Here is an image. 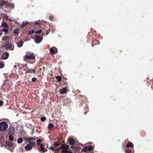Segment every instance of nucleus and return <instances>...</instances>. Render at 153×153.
I'll use <instances>...</instances> for the list:
<instances>
[{"label":"nucleus","instance_id":"nucleus-1","mask_svg":"<svg viewBox=\"0 0 153 153\" xmlns=\"http://www.w3.org/2000/svg\"><path fill=\"white\" fill-rule=\"evenodd\" d=\"M69 146L68 145H62L56 149V153H73L71 150L68 151L69 149Z\"/></svg>","mask_w":153,"mask_h":153},{"label":"nucleus","instance_id":"nucleus-2","mask_svg":"<svg viewBox=\"0 0 153 153\" xmlns=\"http://www.w3.org/2000/svg\"><path fill=\"white\" fill-rule=\"evenodd\" d=\"M35 56L33 54H30L24 56V60L27 63L32 64L35 62Z\"/></svg>","mask_w":153,"mask_h":153},{"label":"nucleus","instance_id":"nucleus-3","mask_svg":"<svg viewBox=\"0 0 153 153\" xmlns=\"http://www.w3.org/2000/svg\"><path fill=\"white\" fill-rule=\"evenodd\" d=\"M36 144L35 142L31 141L28 142V143L25 146V149L27 151L31 150L33 147H35Z\"/></svg>","mask_w":153,"mask_h":153},{"label":"nucleus","instance_id":"nucleus-4","mask_svg":"<svg viewBox=\"0 0 153 153\" xmlns=\"http://www.w3.org/2000/svg\"><path fill=\"white\" fill-rule=\"evenodd\" d=\"M7 123L5 122H1L0 123V131H5L8 128Z\"/></svg>","mask_w":153,"mask_h":153},{"label":"nucleus","instance_id":"nucleus-5","mask_svg":"<svg viewBox=\"0 0 153 153\" xmlns=\"http://www.w3.org/2000/svg\"><path fill=\"white\" fill-rule=\"evenodd\" d=\"M39 146H40V148L39 149V150L40 152L42 153H44L47 151V149H45L43 144H41V145Z\"/></svg>","mask_w":153,"mask_h":153},{"label":"nucleus","instance_id":"nucleus-6","mask_svg":"<svg viewBox=\"0 0 153 153\" xmlns=\"http://www.w3.org/2000/svg\"><path fill=\"white\" fill-rule=\"evenodd\" d=\"M23 139H24V140L25 141H27L28 142H30L31 141H35L36 139L35 137H23Z\"/></svg>","mask_w":153,"mask_h":153},{"label":"nucleus","instance_id":"nucleus-7","mask_svg":"<svg viewBox=\"0 0 153 153\" xmlns=\"http://www.w3.org/2000/svg\"><path fill=\"white\" fill-rule=\"evenodd\" d=\"M42 40V38L41 36L38 35H36L35 39V42L38 43H40Z\"/></svg>","mask_w":153,"mask_h":153},{"label":"nucleus","instance_id":"nucleus-8","mask_svg":"<svg viewBox=\"0 0 153 153\" xmlns=\"http://www.w3.org/2000/svg\"><path fill=\"white\" fill-rule=\"evenodd\" d=\"M50 51L51 53L55 54L57 53V50L56 48L53 47L50 49Z\"/></svg>","mask_w":153,"mask_h":153},{"label":"nucleus","instance_id":"nucleus-9","mask_svg":"<svg viewBox=\"0 0 153 153\" xmlns=\"http://www.w3.org/2000/svg\"><path fill=\"white\" fill-rule=\"evenodd\" d=\"M5 47L7 49H11V50H13V49L12 48V44L8 42H7L5 43Z\"/></svg>","mask_w":153,"mask_h":153},{"label":"nucleus","instance_id":"nucleus-10","mask_svg":"<svg viewBox=\"0 0 153 153\" xmlns=\"http://www.w3.org/2000/svg\"><path fill=\"white\" fill-rule=\"evenodd\" d=\"M36 73V71L34 70V69H27L25 73V74H27L31 73H33L35 74Z\"/></svg>","mask_w":153,"mask_h":153},{"label":"nucleus","instance_id":"nucleus-11","mask_svg":"<svg viewBox=\"0 0 153 153\" xmlns=\"http://www.w3.org/2000/svg\"><path fill=\"white\" fill-rule=\"evenodd\" d=\"M9 134H13L15 133V129L13 127L10 128L9 129Z\"/></svg>","mask_w":153,"mask_h":153},{"label":"nucleus","instance_id":"nucleus-12","mask_svg":"<svg viewBox=\"0 0 153 153\" xmlns=\"http://www.w3.org/2000/svg\"><path fill=\"white\" fill-rule=\"evenodd\" d=\"M9 56V54L8 53L5 52L2 55L1 57L3 59H7Z\"/></svg>","mask_w":153,"mask_h":153},{"label":"nucleus","instance_id":"nucleus-13","mask_svg":"<svg viewBox=\"0 0 153 153\" xmlns=\"http://www.w3.org/2000/svg\"><path fill=\"white\" fill-rule=\"evenodd\" d=\"M67 87H65L59 90V92L61 94H65L67 92Z\"/></svg>","mask_w":153,"mask_h":153},{"label":"nucleus","instance_id":"nucleus-14","mask_svg":"<svg viewBox=\"0 0 153 153\" xmlns=\"http://www.w3.org/2000/svg\"><path fill=\"white\" fill-rule=\"evenodd\" d=\"M27 67V65L26 64H22L21 66V69L22 70H23V71H25L26 69H27L28 68Z\"/></svg>","mask_w":153,"mask_h":153},{"label":"nucleus","instance_id":"nucleus-15","mask_svg":"<svg viewBox=\"0 0 153 153\" xmlns=\"http://www.w3.org/2000/svg\"><path fill=\"white\" fill-rule=\"evenodd\" d=\"M69 144L70 145H74L75 143V141L74 138H71L68 139Z\"/></svg>","mask_w":153,"mask_h":153},{"label":"nucleus","instance_id":"nucleus-16","mask_svg":"<svg viewBox=\"0 0 153 153\" xmlns=\"http://www.w3.org/2000/svg\"><path fill=\"white\" fill-rule=\"evenodd\" d=\"M71 148L72 149V151L73 152L75 151H79L81 149L79 147H75L74 146H71Z\"/></svg>","mask_w":153,"mask_h":153},{"label":"nucleus","instance_id":"nucleus-17","mask_svg":"<svg viewBox=\"0 0 153 153\" xmlns=\"http://www.w3.org/2000/svg\"><path fill=\"white\" fill-rule=\"evenodd\" d=\"M5 145L8 147H12L13 146V143L9 142V141H7L5 143Z\"/></svg>","mask_w":153,"mask_h":153},{"label":"nucleus","instance_id":"nucleus-18","mask_svg":"<svg viewBox=\"0 0 153 153\" xmlns=\"http://www.w3.org/2000/svg\"><path fill=\"white\" fill-rule=\"evenodd\" d=\"M126 147L128 148L129 147L132 148L133 147V145L131 142L129 141L126 145Z\"/></svg>","mask_w":153,"mask_h":153},{"label":"nucleus","instance_id":"nucleus-19","mask_svg":"<svg viewBox=\"0 0 153 153\" xmlns=\"http://www.w3.org/2000/svg\"><path fill=\"white\" fill-rule=\"evenodd\" d=\"M60 145V143L57 142H54V144L53 145V146L55 148L56 147V148H57V147L59 146Z\"/></svg>","mask_w":153,"mask_h":153},{"label":"nucleus","instance_id":"nucleus-20","mask_svg":"<svg viewBox=\"0 0 153 153\" xmlns=\"http://www.w3.org/2000/svg\"><path fill=\"white\" fill-rule=\"evenodd\" d=\"M23 44V42L22 41H20L18 43V46L19 47H21Z\"/></svg>","mask_w":153,"mask_h":153},{"label":"nucleus","instance_id":"nucleus-21","mask_svg":"<svg viewBox=\"0 0 153 153\" xmlns=\"http://www.w3.org/2000/svg\"><path fill=\"white\" fill-rule=\"evenodd\" d=\"M23 141V139L22 137H20L17 140V143L19 144L22 143Z\"/></svg>","mask_w":153,"mask_h":153},{"label":"nucleus","instance_id":"nucleus-22","mask_svg":"<svg viewBox=\"0 0 153 153\" xmlns=\"http://www.w3.org/2000/svg\"><path fill=\"white\" fill-rule=\"evenodd\" d=\"M56 147H55L54 148V147L51 146L49 148V150H51L52 151H55L54 153H56Z\"/></svg>","mask_w":153,"mask_h":153},{"label":"nucleus","instance_id":"nucleus-23","mask_svg":"<svg viewBox=\"0 0 153 153\" xmlns=\"http://www.w3.org/2000/svg\"><path fill=\"white\" fill-rule=\"evenodd\" d=\"M54 127L52 123H49L48 126V130H51L52 128Z\"/></svg>","mask_w":153,"mask_h":153},{"label":"nucleus","instance_id":"nucleus-24","mask_svg":"<svg viewBox=\"0 0 153 153\" xmlns=\"http://www.w3.org/2000/svg\"><path fill=\"white\" fill-rule=\"evenodd\" d=\"M6 7H12V8H14V6L12 3L7 4H6Z\"/></svg>","mask_w":153,"mask_h":153},{"label":"nucleus","instance_id":"nucleus-25","mask_svg":"<svg viewBox=\"0 0 153 153\" xmlns=\"http://www.w3.org/2000/svg\"><path fill=\"white\" fill-rule=\"evenodd\" d=\"M88 151V147L86 146L83 149H82L81 152H86Z\"/></svg>","mask_w":153,"mask_h":153},{"label":"nucleus","instance_id":"nucleus-26","mask_svg":"<svg viewBox=\"0 0 153 153\" xmlns=\"http://www.w3.org/2000/svg\"><path fill=\"white\" fill-rule=\"evenodd\" d=\"M0 30L5 32L6 33L8 34L9 33L8 29L7 28H3L2 30H0Z\"/></svg>","mask_w":153,"mask_h":153},{"label":"nucleus","instance_id":"nucleus-27","mask_svg":"<svg viewBox=\"0 0 153 153\" xmlns=\"http://www.w3.org/2000/svg\"><path fill=\"white\" fill-rule=\"evenodd\" d=\"M126 153H132V151L129 149H127L125 150Z\"/></svg>","mask_w":153,"mask_h":153},{"label":"nucleus","instance_id":"nucleus-28","mask_svg":"<svg viewBox=\"0 0 153 153\" xmlns=\"http://www.w3.org/2000/svg\"><path fill=\"white\" fill-rule=\"evenodd\" d=\"M88 151H91L94 149L93 147L91 145H89L88 147Z\"/></svg>","mask_w":153,"mask_h":153},{"label":"nucleus","instance_id":"nucleus-29","mask_svg":"<svg viewBox=\"0 0 153 153\" xmlns=\"http://www.w3.org/2000/svg\"><path fill=\"white\" fill-rule=\"evenodd\" d=\"M42 142V140L41 139H38L37 140V141H36L37 145L39 146L41 145V144L40 143H41Z\"/></svg>","mask_w":153,"mask_h":153},{"label":"nucleus","instance_id":"nucleus-30","mask_svg":"<svg viewBox=\"0 0 153 153\" xmlns=\"http://www.w3.org/2000/svg\"><path fill=\"white\" fill-rule=\"evenodd\" d=\"M28 24V22H23L22 23V28L24 27L27 24Z\"/></svg>","mask_w":153,"mask_h":153},{"label":"nucleus","instance_id":"nucleus-31","mask_svg":"<svg viewBox=\"0 0 153 153\" xmlns=\"http://www.w3.org/2000/svg\"><path fill=\"white\" fill-rule=\"evenodd\" d=\"M2 25L4 27H7V28L9 26H8V25L5 22H3Z\"/></svg>","mask_w":153,"mask_h":153},{"label":"nucleus","instance_id":"nucleus-32","mask_svg":"<svg viewBox=\"0 0 153 153\" xmlns=\"http://www.w3.org/2000/svg\"><path fill=\"white\" fill-rule=\"evenodd\" d=\"M9 38V36H5L3 38L2 40L4 41H6Z\"/></svg>","mask_w":153,"mask_h":153},{"label":"nucleus","instance_id":"nucleus-33","mask_svg":"<svg viewBox=\"0 0 153 153\" xmlns=\"http://www.w3.org/2000/svg\"><path fill=\"white\" fill-rule=\"evenodd\" d=\"M56 79L59 82H60L62 80V78L60 76H56Z\"/></svg>","mask_w":153,"mask_h":153},{"label":"nucleus","instance_id":"nucleus-34","mask_svg":"<svg viewBox=\"0 0 153 153\" xmlns=\"http://www.w3.org/2000/svg\"><path fill=\"white\" fill-rule=\"evenodd\" d=\"M9 138L10 140L11 141H12L13 140V137L11 134L9 135Z\"/></svg>","mask_w":153,"mask_h":153},{"label":"nucleus","instance_id":"nucleus-35","mask_svg":"<svg viewBox=\"0 0 153 153\" xmlns=\"http://www.w3.org/2000/svg\"><path fill=\"white\" fill-rule=\"evenodd\" d=\"M19 29L18 28L15 29L13 31V33L16 34H17L18 33Z\"/></svg>","mask_w":153,"mask_h":153},{"label":"nucleus","instance_id":"nucleus-36","mask_svg":"<svg viewBox=\"0 0 153 153\" xmlns=\"http://www.w3.org/2000/svg\"><path fill=\"white\" fill-rule=\"evenodd\" d=\"M4 17L7 20H9V19H8V16H7V14H4Z\"/></svg>","mask_w":153,"mask_h":153},{"label":"nucleus","instance_id":"nucleus-37","mask_svg":"<svg viewBox=\"0 0 153 153\" xmlns=\"http://www.w3.org/2000/svg\"><path fill=\"white\" fill-rule=\"evenodd\" d=\"M7 2L6 1H3L2 2L1 4V6H3V5L5 4H7Z\"/></svg>","mask_w":153,"mask_h":153},{"label":"nucleus","instance_id":"nucleus-38","mask_svg":"<svg viewBox=\"0 0 153 153\" xmlns=\"http://www.w3.org/2000/svg\"><path fill=\"white\" fill-rule=\"evenodd\" d=\"M34 32H35V30H31L30 31L28 32V34L29 35H31V34H33V33H34Z\"/></svg>","mask_w":153,"mask_h":153},{"label":"nucleus","instance_id":"nucleus-39","mask_svg":"<svg viewBox=\"0 0 153 153\" xmlns=\"http://www.w3.org/2000/svg\"><path fill=\"white\" fill-rule=\"evenodd\" d=\"M42 29H40L39 30L36 31L35 32V33L36 34L40 33L42 32Z\"/></svg>","mask_w":153,"mask_h":153},{"label":"nucleus","instance_id":"nucleus-40","mask_svg":"<svg viewBox=\"0 0 153 153\" xmlns=\"http://www.w3.org/2000/svg\"><path fill=\"white\" fill-rule=\"evenodd\" d=\"M46 120V117H43L41 118V120L42 121H44Z\"/></svg>","mask_w":153,"mask_h":153},{"label":"nucleus","instance_id":"nucleus-41","mask_svg":"<svg viewBox=\"0 0 153 153\" xmlns=\"http://www.w3.org/2000/svg\"><path fill=\"white\" fill-rule=\"evenodd\" d=\"M54 18V17L52 15H50L49 16V18L50 20L51 21H52L53 18Z\"/></svg>","mask_w":153,"mask_h":153},{"label":"nucleus","instance_id":"nucleus-42","mask_svg":"<svg viewBox=\"0 0 153 153\" xmlns=\"http://www.w3.org/2000/svg\"><path fill=\"white\" fill-rule=\"evenodd\" d=\"M37 78H35V77H33V78H32L31 79L32 81L33 82H35L37 80Z\"/></svg>","mask_w":153,"mask_h":153},{"label":"nucleus","instance_id":"nucleus-43","mask_svg":"<svg viewBox=\"0 0 153 153\" xmlns=\"http://www.w3.org/2000/svg\"><path fill=\"white\" fill-rule=\"evenodd\" d=\"M44 147H45V149L47 148L48 147V145L47 143L44 144L43 145Z\"/></svg>","mask_w":153,"mask_h":153},{"label":"nucleus","instance_id":"nucleus-44","mask_svg":"<svg viewBox=\"0 0 153 153\" xmlns=\"http://www.w3.org/2000/svg\"><path fill=\"white\" fill-rule=\"evenodd\" d=\"M50 32V30H49V29H48V30H46V32H45V33H45L46 35H48V33H49V32Z\"/></svg>","mask_w":153,"mask_h":153},{"label":"nucleus","instance_id":"nucleus-45","mask_svg":"<svg viewBox=\"0 0 153 153\" xmlns=\"http://www.w3.org/2000/svg\"><path fill=\"white\" fill-rule=\"evenodd\" d=\"M4 67V65L2 63H0V68H3Z\"/></svg>","mask_w":153,"mask_h":153},{"label":"nucleus","instance_id":"nucleus-46","mask_svg":"<svg viewBox=\"0 0 153 153\" xmlns=\"http://www.w3.org/2000/svg\"><path fill=\"white\" fill-rule=\"evenodd\" d=\"M4 102L0 100V106L3 104Z\"/></svg>","mask_w":153,"mask_h":153},{"label":"nucleus","instance_id":"nucleus-47","mask_svg":"<svg viewBox=\"0 0 153 153\" xmlns=\"http://www.w3.org/2000/svg\"><path fill=\"white\" fill-rule=\"evenodd\" d=\"M21 149L22 150H24V149L23 148L21 147Z\"/></svg>","mask_w":153,"mask_h":153},{"label":"nucleus","instance_id":"nucleus-48","mask_svg":"<svg viewBox=\"0 0 153 153\" xmlns=\"http://www.w3.org/2000/svg\"><path fill=\"white\" fill-rule=\"evenodd\" d=\"M82 97V96L81 95H79V97Z\"/></svg>","mask_w":153,"mask_h":153},{"label":"nucleus","instance_id":"nucleus-49","mask_svg":"<svg viewBox=\"0 0 153 153\" xmlns=\"http://www.w3.org/2000/svg\"><path fill=\"white\" fill-rule=\"evenodd\" d=\"M79 99H80V100H81V97H79Z\"/></svg>","mask_w":153,"mask_h":153},{"label":"nucleus","instance_id":"nucleus-50","mask_svg":"<svg viewBox=\"0 0 153 153\" xmlns=\"http://www.w3.org/2000/svg\"><path fill=\"white\" fill-rule=\"evenodd\" d=\"M1 93H0V98L1 97Z\"/></svg>","mask_w":153,"mask_h":153},{"label":"nucleus","instance_id":"nucleus-51","mask_svg":"<svg viewBox=\"0 0 153 153\" xmlns=\"http://www.w3.org/2000/svg\"><path fill=\"white\" fill-rule=\"evenodd\" d=\"M1 4H0V8L1 7Z\"/></svg>","mask_w":153,"mask_h":153},{"label":"nucleus","instance_id":"nucleus-52","mask_svg":"<svg viewBox=\"0 0 153 153\" xmlns=\"http://www.w3.org/2000/svg\"><path fill=\"white\" fill-rule=\"evenodd\" d=\"M86 112H85V114H86Z\"/></svg>","mask_w":153,"mask_h":153}]
</instances>
